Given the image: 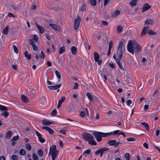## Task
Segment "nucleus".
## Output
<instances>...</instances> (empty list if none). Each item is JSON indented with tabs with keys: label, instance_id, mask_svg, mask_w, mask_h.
<instances>
[{
	"label": "nucleus",
	"instance_id": "46",
	"mask_svg": "<svg viewBox=\"0 0 160 160\" xmlns=\"http://www.w3.org/2000/svg\"><path fill=\"white\" fill-rule=\"evenodd\" d=\"M99 73L102 78H103V76L106 74L105 73V72L103 71L100 70L99 71Z\"/></svg>",
	"mask_w": 160,
	"mask_h": 160
},
{
	"label": "nucleus",
	"instance_id": "24",
	"mask_svg": "<svg viewBox=\"0 0 160 160\" xmlns=\"http://www.w3.org/2000/svg\"><path fill=\"white\" fill-rule=\"evenodd\" d=\"M153 23V20L151 19H149L146 20L145 22V24L146 25L147 24H150V25H152Z\"/></svg>",
	"mask_w": 160,
	"mask_h": 160
},
{
	"label": "nucleus",
	"instance_id": "43",
	"mask_svg": "<svg viewBox=\"0 0 160 160\" xmlns=\"http://www.w3.org/2000/svg\"><path fill=\"white\" fill-rule=\"evenodd\" d=\"M148 34L150 35H155L156 34V32L153 31H152L149 29V32H148Z\"/></svg>",
	"mask_w": 160,
	"mask_h": 160
},
{
	"label": "nucleus",
	"instance_id": "64",
	"mask_svg": "<svg viewBox=\"0 0 160 160\" xmlns=\"http://www.w3.org/2000/svg\"><path fill=\"white\" fill-rule=\"evenodd\" d=\"M80 115L82 117H84L85 116V113L83 111H81L80 113Z\"/></svg>",
	"mask_w": 160,
	"mask_h": 160
},
{
	"label": "nucleus",
	"instance_id": "21",
	"mask_svg": "<svg viewBox=\"0 0 160 160\" xmlns=\"http://www.w3.org/2000/svg\"><path fill=\"white\" fill-rule=\"evenodd\" d=\"M138 0H132V1L129 3V4L132 7L135 6L137 4V2Z\"/></svg>",
	"mask_w": 160,
	"mask_h": 160
},
{
	"label": "nucleus",
	"instance_id": "20",
	"mask_svg": "<svg viewBox=\"0 0 160 160\" xmlns=\"http://www.w3.org/2000/svg\"><path fill=\"white\" fill-rule=\"evenodd\" d=\"M94 59L95 62H97L99 59L100 56L98 53L96 52L94 53Z\"/></svg>",
	"mask_w": 160,
	"mask_h": 160
},
{
	"label": "nucleus",
	"instance_id": "10",
	"mask_svg": "<svg viewBox=\"0 0 160 160\" xmlns=\"http://www.w3.org/2000/svg\"><path fill=\"white\" fill-rule=\"evenodd\" d=\"M42 124L44 125L48 126L50 124H52L54 123L53 121H49L46 119H44L42 121Z\"/></svg>",
	"mask_w": 160,
	"mask_h": 160
},
{
	"label": "nucleus",
	"instance_id": "9",
	"mask_svg": "<svg viewBox=\"0 0 160 160\" xmlns=\"http://www.w3.org/2000/svg\"><path fill=\"white\" fill-rule=\"evenodd\" d=\"M108 149L109 148H105L98 149L95 152V154L96 155L100 154L101 153H103L104 152L108 150Z\"/></svg>",
	"mask_w": 160,
	"mask_h": 160
},
{
	"label": "nucleus",
	"instance_id": "4",
	"mask_svg": "<svg viewBox=\"0 0 160 160\" xmlns=\"http://www.w3.org/2000/svg\"><path fill=\"white\" fill-rule=\"evenodd\" d=\"M56 147L55 145L51 146L49 149V155H51L52 160H55L59 153V151L56 150Z\"/></svg>",
	"mask_w": 160,
	"mask_h": 160
},
{
	"label": "nucleus",
	"instance_id": "27",
	"mask_svg": "<svg viewBox=\"0 0 160 160\" xmlns=\"http://www.w3.org/2000/svg\"><path fill=\"white\" fill-rule=\"evenodd\" d=\"M77 49L75 46H72L71 48V52L73 54H75L76 53Z\"/></svg>",
	"mask_w": 160,
	"mask_h": 160
},
{
	"label": "nucleus",
	"instance_id": "1",
	"mask_svg": "<svg viewBox=\"0 0 160 160\" xmlns=\"http://www.w3.org/2000/svg\"><path fill=\"white\" fill-rule=\"evenodd\" d=\"M128 51L134 55V49L135 52L139 54H141V51L142 48L141 46L135 40H130L129 41L127 46Z\"/></svg>",
	"mask_w": 160,
	"mask_h": 160
},
{
	"label": "nucleus",
	"instance_id": "5",
	"mask_svg": "<svg viewBox=\"0 0 160 160\" xmlns=\"http://www.w3.org/2000/svg\"><path fill=\"white\" fill-rule=\"evenodd\" d=\"M66 110L69 113H71L73 111L75 112L77 111L78 109L76 105L72 104L67 107Z\"/></svg>",
	"mask_w": 160,
	"mask_h": 160
},
{
	"label": "nucleus",
	"instance_id": "14",
	"mask_svg": "<svg viewBox=\"0 0 160 160\" xmlns=\"http://www.w3.org/2000/svg\"><path fill=\"white\" fill-rule=\"evenodd\" d=\"M42 128L46 130L51 134H53L54 133L53 131L49 127L43 126L42 127Z\"/></svg>",
	"mask_w": 160,
	"mask_h": 160
},
{
	"label": "nucleus",
	"instance_id": "51",
	"mask_svg": "<svg viewBox=\"0 0 160 160\" xmlns=\"http://www.w3.org/2000/svg\"><path fill=\"white\" fill-rule=\"evenodd\" d=\"M113 46V43L112 41H110L109 43V49H111L112 48Z\"/></svg>",
	"mask_w": 160,
	"mask_h": 160
},
{
	"label": "nucleus",
	"instance_id": "57",
	"mask_svg": "<svg viewBox=\"0 0 160 160\" xmlns=\"http://www.w3.org/2000/svg\"><path fill=\"white\" fill-rule=\"evenodd\" d=\"M86 8V5L85 4H83L81 7V10L82 11H85Z\"/></svg>",
	"mask_w": 160,
	"mask_h": 160
},
{
	"label": "nucleus",
	"instance_id": "8",
	"mask_svg": "<svg viewBox=\"0 0 160 160\" xmlns=\"http://www.w3.org/2000/svg\"><path fill=\"white\" fill-rule=\"evenodd\" d=\"M35 133L38 137L39 141L42 143H43L45 141V139L42 137V135L36 131H35Z\"/></svg>",
	"mask_w": 160,
	"mask_h": 160
},
{
	"label": "nucleus",
	"instance_id": "42",
	"mask_svg": "<svg viewBox=\"0 0 160 160\" xmlns=\"http://www.w3.org/2000/svg\"><path fill=\"white\" fill-rule=\"evenodd\" d=\"M46 100V98L45 97H42L40 99V102L42 104L45 102Z\"/></svg>",
	"mask_w": 160,
	"mask_h": 160
},
{
	"label": "nucleus",
	"instance_id": "3",
	"mask_svg": "<svg viewBox=\"0 0 160 160\" xmlns=\"http://www.w3.org/2000/svg\"><path fill=\"white\" fill-rule=\"evenodd\" d=\"M82 138L85 140L87 141L88 143L92 146L95 145L97 143L94 140L93 137L91 134L88 133H84L82 134Z\"/></svg>",
	"mask_w": 160,
	"mask_h": 160
},
{
	"label": "nucleus",
	"instance_id": "58",
	"mask_svg": "<svg viewBox=\"0 0 160 160\" xmlns=\"http://www.w3.org/2000/svg\"><path fill=\"white\" fill-rule=\"evenodd\" d=\"M29 43L32 46L35 45L34 42L33 41V40L32 39H30L29 40Z\"/></svg>",
	"mask_w": 160,
	"mask_h": 160
},
{
	"label": "nucleus",
	"instance_id": "17",
	"mask_svg": "<svg viewBox=\"0 0 160 160\" xmlns=\"http://www.w3.org/2000/svg\"><path fill=\"white\" fill-rule=\"evenodd\" d=\"M120 12L119 10H117L112 14L111 16L113 18L118 16L120 14Z\"/></svg>",
	"mask_w": 160,
	"mask_h": 160
},
{
	"label": "nucleus",
	"instance_id": "50",
	"mask_svg": "<svg viewBox=\"0 0 160 160\" xmlns=\"http://www.w3.org/2000/svg\"><path fill=\"white\" fill-rule=\"evenodd\" d=\"M41 54L39 56V58L41 59H43L45 58V55L42 51H41Z\"/></svg>",
	"mask_w": 160,
	"mask_h": 160
},
{
	"label": "nucleus",
	"instance_id": "48",
	"mask_svg": "<svg viewBox=\"0 0 160 160\" xmlns=\"http://www.w3.org/2000/svg\"><path fill=\"white\" fill-rule=\"evenodd\" d=\"M130 154L129 153H126L125 155V157L127 160H129L130 159Z\"/></svg>",
	"mask_w": 160,
	"mask_h": 160
},
{
	"label": "nucleus",
	"instance_id": "62",
	"mask_svg": "<svg viewBox=\"0 0 160 160\" xmlns=\"http://www.w3.org/2000/svg\"><path fill=\"white\" fill-rule=\"evenodd\" d=\"M146 53L147 54H149L151 52V51H150V49H148V48H147L146 49Z\"/></svg>",
	"mask_w": 160,
	"mask_h": 160
},
{
	"label": "nucleus",
	"instance_id": "52",
	"mask_svg": "<svg viewBox=\"0 0 160 160\" xmlns=\"http://www.w3.org/2000/svg\"><path fill=\"white\" fill-rule=\"evenodd\" d=\"M19 138V136L18 135L16 136H14L12 139L11 141H16V140L18 139Z\"/></svg>",
	"mask_w": 160,
	"mask_h": 160
},
{
	"label": "nucleus",
	"instance_id": "38",
	"mask_svg": "<svg viewBox=\"0 0 160 160\" xmlns=\"http://www.w3.org/2000/svg\"><path fill=\"white\" fill-rule=\"evenodd\" d=\"M122 27L121 25H119L117 28V31L118 33H120L122 32Z\"/></svg>",
	"mask_w": 160,
	"mask_h": 160
},
{
	"label": "nucleus",
	"instance_id": "30",
	"mask_svg": "<svg viewBox=\"0 0 160 160\" xmlns=\"http://www.w3.org/2000/svg\"><path fill=\"white\" fill-rule=\"evenodd\" d=\"M141 124L143 125L146 128L147 130L148 131L149 129V125L146 122H143L141 123Z\"/></svg>",
	"mask_w": 160,
	"mask_h": 160
},
{
	"label": "nucleus",
	"instance_id": "44",
	"mask_svg": "<svg viewBox=\"0 0 160 160\" xmlns=\"http://www.w3.org/2000/svg\"><path fill=\"white\" fill-rule=\"evenodd\" d=\"M32 156L33 160H38V156L36 153H33Z\"/></svg>",
	"mask_w": 160,
	"mask_h": 160
},
{
	"label": "nucleus",
	"instance_id": "61",
	"mask_svg": "<svg viewBox=\"0 0 160 160\" xmlns=\"http://www.w3.org/2000/svg\"><path fill=\"white\" fill-rule=\"evenodd\" d=\"M78 84L77 82H76L75 83L74 86L73 87V89H76L78 88Z\"/></svg>",
	"mask_w": 160,
	"mask_h": 160
},
{
	"label": "nucleus",
	"instance_id": "13",
	"mask_svg": "<svg viewBox=\"0 0 160 160\" xmlns=\"http://www.w3.org/2000/svg\"><path fill=\"white\" fill-rule=\"evenodd\" d=\"M150 8L151 6L148 4H146L143 6L142 10V12H143L148 10Z\"/></svg>",
	"mask_w": 160,
	"mask_h": 160
},
{
	"label": "nucleus",
	"instance_id": "22",
	"mask_svg": "<svg viewBox=\"0 0 160 160\" xmlns=\"http://www.w3.org/2000/svg\"><path fill=\"white\" fill-rule=\"evenodd\" d=\"M36 25L40 32L42 33H44V29L43 28L42 26H39L37 23H36Z\"/></svg>",
	"mask_w": 160,
	"mask_h": 160
},
{
	"label": "nucleus",
	"instance_id": "19",
	"mask_svg": "<svg viewBox=\"0 0 160 160\" xmlns=\"http://www.w3.org/2000/svg\"><path fill=\"white\" fill-rule=\"evenodd\" d=\"M117 56L118 57V59L116 60V62L117 64H118V65L119 66L120 68L122 70H124V68L120 62V60H121V59H119V55H117Z\"/></svg>",
	"mask_w": 160,
	"mask_h": 160
},
{
	"label": "nucleus",
	"instance_id": "33",
	"mask_svg": "<svg viewBox=\"0 0 160 160\" xmlns=\"http://www.w3.org/2000/svg\"><path fill=\"white\" fill-rule=\"evenodd\" d=\"M89 2L92 6H95L96 4V0H89Z\"/></svg>",
	"mask_w": 160,
	"mask_h": 160
},
{
	"label": "nucleus",
	"instance_id": "47",
	"mask_svg": "<svg viewBox=\"0 0 160 160\" xmlns=\"http://www.w3.org/2000/svg\"><path fill=\"white\" fill-rule=\"evenodd\" d=\"M13 48L14 52L16 53H17L18 52V50L17 47L15 46L14 45H13Z\"/></svg>",
	"mask_w": 160,
	"mask_h": 160
},
{
	"label": "nucleus",
	"instance_id": "37",
	"mask_svg": "<svg viewBox=\"0 0 160 160\" xmlns=\"http://www.w3.org/2000/svg\"><path fill=\"white\" fill-rule=\"evenodd\" d=\"M8 28L9 27L8 26L5 27L3 30V33L4 34H7L8 33Z\"/></svg>",
	"mask_w": 160,
	"mask_h": 160
},
{
	"label": "nucleus",
	"instance_id": "34",
	"mask_svg": "<svg viewBox=\"0 0 160 160\" xmlns=\"http://www.w3.org/2000/svg\"><path fill=\"white\" fill-rule=\"evenodd\" d=\"M87 96L88 97V98L90 100L92 101L93 100V98L92 94L89 93L88 92L87 94Z\"/></svg>",
	"mask_w": 160,
	"mask_h": 160
},
{
	"label": "nucleus",
	"instance_id": "7",
	"mask_svg": "<svg viewBox=\"0 0 160 160\" xmlns=\"http://www.w3.org/2000/svg\"><path fill=\"white\" fill-rule=\"evenodd\" d=\"M80 21V18L79 16H78L77 18L74 21V28L75 30L78 28Z\"/></svg>",
	"mask_w": 160,
	"mask_h": 160
},
{
	"label": "nucleus",
	"instance_id": "56",
	"mask_svg": "<svg viewBox=\"0 0 160 160\" xmlns=\"http://www.w3.org/2000/svg\"><path fill=\"white\" fill-rule=\"evenodd\" d=\"M32 47L33 48V50L34 51H37L38 50V48L37 47V46L35 44L34 45L32 46Z\"/></svg>",
	"mask_w": 160,
	"mask_h": 160
},
{
	"label": "nucleus",
	"instance_id": "31",
	"mask_svg": "<svg viewBox=\"0 0 160 160\" xmlns=\"http://www.w3.org/2000/svg\"><path fill=\"white\" fill-rule=\"evenodd\" d=\"M65 51V48L64 46L61 47L59 50V54H62Z\"/></svg>",
	"mask_w": 160,
	"mask_h": 160
},
{
	"label": "nucleus",
	"instance_id": "45",
	"mask_svg": "<svg viewBox=\"0 0 160 160\" xmlns=\"http://www.w3.org/2000/svg\"><path fill=\"white\" fill-rule=\"evenodd\" d=\"M128 62L129 63L132 64L133 65L134 64L133 60L131 58H128Z\"/></svg>",
	"mask_w": 160,
	"mask_h": 160
},
{
	"label": "nucleus",
	"instance_id": "49",
	"mask_svg": "<svg viewBox=\"0 0 160 160\" xmlns=\"http://www.w3.org/2000/svg\"><path fill=\"white\" fill-rule=\"evenodd\" d=\"M91 151V150L90 149H87L83 152V154H89L90 153Z\"/></svg>",
	"mask_w": 160,
	"mask_h": 160
},
{
	"label": "nucleus",
	"instance_id": "23",
	"mask_svg": "<svg viewBox=\"0 0 160 160\" xmlns=\"http://www.w3.org/2000/svg\"><path fill=\"white\" fill-rule=\"evenodd\" d=\"M116 142V140H110L107 143L110 146H114Z\"/></svg>",
	"mask_w": 160,
	"mask_h": 160
},
{
	"label": "nucleus",
	"instance_id": "35",
	"mask_svg": "<svg viewBox=\"0 0 160 160\" xmlns=\"http://www.w3.org/2000/svg\"><path fill=\"white\" fill-rule=\"evenodd\" d=\"M26 147L27 149L28 150L30 151L32 147L29 143H27L26 145Z\"/></svg>",
	"mask_w": 160,
	"mask_h": 160
},
{
	"label": "nucleus",
	"instance_id": "39",
	"mask_svg": "<svg viewBox=\"0 0 160 160\" xmlns=\"http://www.w3.org/2000/svg\"><path fill=\"white\" fill-rule=\"evenodd\" d=\"M111 135V133H103L102 132V137H106Z\"/></svg>",
	"mask_w": 160,
	"mask_h": 160
},
{
	"label": "nucleus",
	"instance_id": "53",
	"mask_svg": "<svg viewBox=\"0 0 160 160\" xmlns=\"http://www.w3.org/2000/svg\"><path fill=\"white\" fill-rule=\"evenodd\" d=\"M119 130H117L114 131L113 132H110V133H111V135L112 134L113 135H114L117 134L118 133H119Z\"/></svg>",
	"mask_w": 160,
	"mask_h": 160
},
{
	"label": "nucleus",
	"instance_id": "41",
	"mask_svg": "<svg viewBox=\"0 0 160 160\" xmlns=\"http://www.w3.org/2000/svg\"><path fill=\"white\" fill-rule=\"evenodd\" d=\"M38 154L40 157H42L43 155V153L42 150L40 149L38 151Z\"/></svg>",
	"mask_w": 160,
	"mask_h": 160
},
{
	"label": "nucleus",
	"instance_id": "18",
	"mask_svg": "<svg viewBox=\"0 0 160 160\" xmlns=\"http://www.w3.org/2000/svg\"><path fill=\"white\" fill-rule=\"evenodd\" d=\"M21 98L22 100L24 102L26 103L28 102V98L27 97L25 96L24 95H22Z\"/></svg>",
	"mask_w": 160,
	"mask_h": 160
},
{
	"label": "nucleus",
	"instance_id": "28",
	"mask_svg": "<svg viewBox=\"0 0 160 160\" xmlns=\"http://www.w3.org/2000/svg\"><path fill=\"white\" fill-rule=\"evenodd\" d=\"M0 110L1 111H6L8 110V108L3 105H0Z\"/></svg>",
	"mask_w": 160,
	"mask_h": 160
},
{
	"label": "nucleus",
	"instance_id": "16",
	"mask_svg": "<svg viewBox=\"0 0 160 160\" xmlns=\"http://www.w3.org/2000/svg\"><path fill=\"white\" fill-rule=\"evenodd\" d=\"M65 99L66 98L65 97H62L61 98V99L59 100L58 102V106L57 107L58 108H59L60 107L61 104L64 101V100H65Z\"/></svg>",
	"mask_w": 160,
	"mask_h": 160
},
{
	"label": "nucleus",
	"instance_id": "59",
	"mask_svg": "<svg viewBox=\"0 0 160 160\" xmlns=\"http://www.w3.org/2000/svg\"><path fill=\"white\" fill-rule=\"evenodd\" d=\"M135 140V139L133 138H127V141H134Z\"/></svg>",
	"mask_w": 160,
	"mask_h": 160
},
{
	"label": "nucleus",
	"instance_id": "11",
	"mask_svg": "<svg viewBox=\"0 0 160 160\" xmlns=\"http://www.w3.org/2000/svg\"><path fill=\"white\" fill-rule=\"evenodd\" d=\"M149 30V29H148V27H144L142 30L141 34V36H144L147 33H148Z\"/></svg>",
	"mask_w": 160,
	"mask_h": 160
},
{
	"label": "nucleus",
	"instance_id": "40",
	"mask_svg": "<svg viewBox=\"0 0 160 160\" xmlns=\"http://www.w3.org/2000/svg\"><path fill=\"white\" fill-rule=\"evenodd\" d=\"M19 154L22 155H24L26 154V152L24 149H21L19 151Z\"/></svg>",
	"mask_w": 160,
	"mask_h": 160
},
{
	"label": "nucleus",
	"instance_id": "25",
	"mask_svg": "<svg viewBox=\"0 0 160 160\" xmlns=\"http://www.w3.org/2000/svg\"><path fill=\"white\" fill-rule=\"evenodd\" d=\"M11 9L14 12L17 11L18 10V7L15 5L13 4H11L10 5Z\"/></svg>",
	"mask_w": 160,
	"mask_h": 160
},
{
	"label": "nucleus",
	"instance_id": "29",
	"mask_svg": "<svg viewBox=\"0 0 160 160\" xmlns=\"http://www.w3.org/2000/svg\"><path fill=\"white\" fill-rule=\"evenodd\" d=\"M12 134V132L11 131H9L7 132L6 133V138L7 139H8L10 138Z\"/></svg>",
	"mask_w": 160,
	"mask_h": 160
},
{
	"label": "nucleus",
	"instance_id": "6",
	"mask_svg": "<svg viewBox=\"0 0 160 160\" xmlns=\"http://www.w3.org/2000/svg\"><path fill=\"white\" fill-rule=\"evenodd\" d=\"M93 135L96 138L98 142H101L102 140V132H95L92 133Z\"/></svg>",
	"mask_w": 160,
	"mask_h": 160
},
{
	"label": "nucleus",
	"instance_id": "60",
	"mask_svg": "<svg viewBox=\"0 0 160 160\" xmlns=\"http://www.w3.org/2000/svg\"><path fill=\"white\" fill-rule=\"evenodd\" d=\"M12 158L13 160H16L18 158V157L16 155H12Z\"/></svg>",
	"mask_w": 160,
	"mask_h": 160
},
{
	"label": "nucleus",
	"instance_id": "15",
	"mask_svg": "<svg viewBox=\"0 0 160 160\" xmlns=\"http://www.w3.org/2000/svg\"><path fill=\"white\" fill-rule=\"evenodd\" d=\"M61 86V84H59L54 86H48V88L52 90H56L59 88Z\"/></svg>",
	"mask_w": 160,
	"mask_h": 160
},
{
	"label": "nucleus",
	"instance_id": "2",
	"mask_svg": "<svg viewBox=\"0 0 160 160\" xmlns=\"http://www.w3.org/2000/svg\"><path fill=\"white\" fill-rule=\"evenodd\" d=\"M125 40L124 39H121L119 42L118 46L117 55H119V59H121L122 56V52L125 50Z\"/></svg>",
	"mask_w": 160,
	"mask_h": 160
},
{
	"label": "nucleus",
	"instance_id": "32",
	"mask_svg": "<svg viewBox=\"0 0 160 160\" xmlns=\"http://www.w3.org/2000/svg\"><path fill=\"white\" fill-rule=\"evenodd\" d=\"M55 73L57 78L59 80V81H60V79L61 78V75L60 73L58 70H56Z\"/></svg>",
	"mask_w": 160,
	"mask_h": 160
},
{
	"label": "nucleus",
	"instance_id": "36",
	"mask_svg": "<svg viewBox=\"0 0 160 160\" xmlns=\"http://www.w3.org/2000/svg\"><path fill=\"white\" fill-rule=\"evenodd\" d=\"M9 113L8 112L5 111L1 114V115L2 116H4L5 118H7L9 115Z\"/></svg>",
	"mask_w": 160,
	"mask_h": 160
},
{
	"label": "nucleus",
	"instance_id": "12",
	"mask_svg": "<svg viewBox=\"0 0 160 160\" xmlns=\"http://www.w3.org/2000/svg\"><path fill=\"white\" fill-rule=\"evenodd\" d=\"M50 26L55 30L58 31H60V27L56 24H50Z\"/></svg>",
	"mask_w": 160,
	"mask_h": 160
},
{
	"label": "nucleus",
	"instance_id": "26",
	"mask_svg": "<svg viewBox=\"0 0 160 160\" xmlns=\"http://www.w3.org/2000/svg\"><path fill=\"white\" fill-rule=\"evenodd\" d=\"M24 54L25 57L27 59L29 60L31 59V56L30 54H28V52L27 51H25L24 52Z\"/></svg>",
	"mask_w": 160,
	"mask_h": 160
},
{
	"label": "nucleus",
	"instance_id": "63",
	"mask_svg": "<svg viewBox=\"0 0 160 160\" xmlns=\"http://www.w3.org/2000/svg\"><path fill=\"white\" fill-rule=\"evenodd\" d=\"M108 65L109 66L112 68H115V65L113 63H108Z\"/></svg>",
	"mask_w": 160,
	"mask_h": 160
},
{
	"label": "nucleus",
	"instance_id": "55",
	"mask_svg": "<svg viewBox=\"0 0 160 160\" xmlns=\"http://www.w3.org/2000/svg\"><path fill=\"white\" fill-rule=\"evenodd\" d=\"M57 110H56V109H54L52 111L51 114L52 116H53L56 115L57 114Z\"/></svg>",
	"mask_w": 160,
	"mask_h": 160
},
{
	"label": "nucleus",
	"instance_id": "54",
	"mask_svg": "<svg viewBox=\"0 0 160 160\" xmlns=\"http://www.w3.org/2000/svg\"><path fill=\"white\" fill-rule=\"evenodd\" d=\"M102 24L104 26H107L108 25V23L106 21H102Z\"/></svg>",
	"mask_w": 160,
	"mask_h": 160
}]
</instances>
